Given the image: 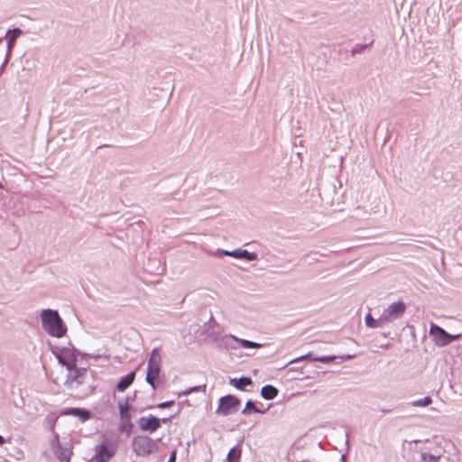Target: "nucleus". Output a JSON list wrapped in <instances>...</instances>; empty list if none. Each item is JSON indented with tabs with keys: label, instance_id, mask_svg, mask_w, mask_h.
<instances>
[{
	"label": "nucleus",
	"instance_id": "obj_20",
	"mask_svg": "<svg viewBox=\"0 0 462 462\" xmlns=\"http://www.w3.org/2000/svg\"><path fill=\"white\" fill-rule=\"evenodd\" d=\"M129 407L127 404H121L120 405V415L122 417L123 420H125V419H128L129 418Z\"/></svg>",
	"mask_w": 462,
	"mask_h": 462
},
{
	"label": "nucleus",
	"instance_id": "obj_7",
	"mask_svg": "<svg viewBox=\"0 0 462 462\" xmlns=\"http://www.w3.org/2000/svg\"><path fill=\"white\" fill-rule=\"evenodd\" d=\"M430 335L432 337L435 344L439 346H447L451 341L457 339L460 337L459 335H449L443 328L435 324L430 325Z\"/></svg>",
	"mask_w": 462,
	"mask_h": 462
},
{
	"label": "nucleus",
	"instance_id": "obj_1",
	"mask_svg": "<svg viewBox=\"0 0 462 462\" xmlns=\"http://www.w3.org/2000/svg\"><path fill=\"white\" fill-rule=\"evenodd\" d=\"M56 358L59 363L64 365L70 373L68 375V382H77L81 383L82 382L79 378L82 377L86 374V369L77 368L78 358L75 352L69 348H62L57 352H54Z\"/></svg>",
	"mask_w": 462,
	"mask_h": 462
},
{
	"label": "nucleus",
	"instance_id": "obj_24",
	"mask_svg": "<svg viewBox=\"0 0 462 462\" xmlns=\"http://www.w3.org/2000/svg\"><path fill=\"white\" fill-rule=\"evenodd\" d=\"M176 460V451H173L168 460V462H175Z\"/></svg>",
	"mask_w": 462,
	"mask_h": 462
},
{
	"label": "nucleus",
	"instance_id": "obj_14",
	"mask_svg": "<svg viewBox=\"0 0 462 462\" xmlns=\"http://www.w3.org/2000/svg\"><path fill=\"white\" fill-rule=\"evenodd\" d=\"M22 34V31L20 29H14L7 32L6 39H7V44L9 48H12L16 39Z\"/></svg>",
	"mask_w": 462,
	"mask_h": 462
},
{
	"label": "nucleus",
	"instance_id": "obj_6",
	"mask_svg": "<svg viewBox=\"0 0 462 462\" xmlns=\"http://www.w3.org/2000/svg\"><path fill=\"white\" fill-rule=\"evenodd\" d=\"M240 405V400L233 395H226L219 400L217 412L223 416H227L237 411Z\"/></svg>",
	"mask_w": 462,
	"mask_h": 462
},
{
	"label": "nucleus",
	"instance_id": "obj_16",
	"mask_svg": "<svg viewBox=\"0 0 462 462\" xmlns=\"http://www.w3.org/2000/svg\"><path fill=\"white\" fill-rule=\"evenodd\" d=\"M383 323H385V321H380L379 319H374L371 314H367L365 316V324L369 328H378L383 325Z\"/></svg>",
	"mask_w": 462,
	"mask_h": 462
},
{
	"label": "nucleus",
	"instance_id": "obj_13",
	"mask_svg": "<svg viewBox=\"0 0 462 462\" xmlns=\"http://www.w3.org/2000/svg\"><path fill=\"white\" fill-rule=\"evenodd\" d=\"M66 414L78 416L83 421L88 420L90 418L89 411H88L87 410L79 409V408H71L66 412Z\"/></svg>",
	"mask_w": 462,
	"mask_h": 462
},
{
	"label": "nucleus",
	"instance_id": "obj_10",
	"mask_svg": "<svg viewBox=\"0 0 462 462\" xmlns=\"http://www.w3.org/2000/svg\"><path fill=\"white\" fill-rule=\"evenodd\" d=\"M135 374L134 372L128 374L125 377L121 378L119 383H117L116 389L119 392L125 391L134 382Z\"/></svg>",
	"mask_w": 462,
	"mask_h": 462
},
{
	"label": "nucleus",
	"instance_id": "obj_8",
	"mask_svg": "<svg viewBox=\"0 0 462 462\" xmlns=\"http://www.w3.org/2000/svg\"><path fill=\"white\" fill-rule=\"evenodd\" d=\"M169 419L160 420L155 416L149 415L146 417H141L137 423L140 430L143 431L154 432L161 427V422L166 423Z\"/></svg>",
	"mask_w": 462,
	"mask_h": 462
},
{
	"label": "nucleus",
	"instance_id": "obj_4",
	"mask_svg": "<svg viewBox=\"0 0 462 462\" xmlns=\"http://www.w3.org/2000/svg\"><path fill=\"white\" fill-rule=\"evenodd\" d=\"M161 363L162 356L160 350L158 348H154L150 355L146 373V382L154 390L156 389V382L160 377Z\"/></svg>",
	"mask_w": 462,
	"mask_h": 462
},
{
	"label": "nucleus",
	"instance_id": "obj_12",
	"mask_svg": "<svg viewBox=\"0 0 462 462\" xmlns=\"http://www.w3.org/2000/svg\"><path fill=\"white\" fill-rule=\"evenodd\" d=\"M253 383L250 377H241L239 379H232L231 384L238 390H245V388Z\"/></svg>",
	"mask_w": 462,
	"mask_h": 462
},
{
	"label": "nucleus",
	"instance_id": "obj_18",
	"mask_svg": "<svg viewBox=\"0 0 462 462\" xmlns=\"http://www.w3.org/2000/svg\"><path fill=\"white\" fill-rule=\"evenodd\" d=\"M441 455H431L423 453L421 457L425 462H438V460L440 458Z\"/></svg>",
	"mask_w": 462,
	"mask_h": 462
},
{
	"label": "nucleus",
	"instance_id": "obj_5",
	"mask_svg": "<svg viewBox=\"0 0 462 462\" xmlns=\"http://www.w3.org/2000/svg\"><path fill=\"white\" fill-rule=\"evenodd\" d=\"M132 448L138 457H148L158 449L156 442L144 435L135 436L132 441Z\"/></svg>",
	"mask_w": 462,
	"mask_h": 462
},
{
	"label": "nucleus",
	"instance_id": "obj_3",
	"mask_svg": "<svg viewBox=\"0 0 462 462\" xmlns=\"http://www.w3.org/2000/svg\"><path fill=\"white\" fill-rule=\"evenodd\" d=\"M116 439H106L95 448L93 459L97 462H108L117 452Z\"/></svg>",
	"mask_w": 462,
	"mask_h": 462
},
{
	"label": "nucleus",
	"instance_id": "obj_25",
	"mask_svg": "<svg viewBox=\"0 0 462 462\" xmlns=\"http://www.w3.org/2000/svg\"><path fill=\"white\" fill-rule=\"evenodd\" d=\"M305 357H306V356H300V357H299V358L293 359V360H291V361L290 362V364L294 363V362H297V361H299V360H303Z\"/></svg>",
	"mask_w": 462,
	"mask_h": 462
},
{
	"label": "nucleus",
	"instance_id": "obj_2",
	"mask_svg": "<svg viewBox=\"0 0 462 462\" xmlns=\"http://www.w3.org/2000/svg\"><path fill=\"white\" fill-rule=\"evenodd\" d=\"M42 327L52 337H61L66 334L64 326L57 311L47 310L42 314Z\"/></svg>",
	"mask_w": 462,
	"mask_h": 462
},
{
	"label": "nucleus",
	"instance_id": "obj_11",
	"mask_svg": "<svg viewBox=\"0 0 462 462\" xmlns=\"http://www.w3.org/2000/svg\"><path fill=\"white\" fill-rule=\"evenodd\" d=\"M278 394V390L273 385H264L261 390V395L265 400H273Z\"/></svg>",
	"mask_w": 462,
	"mask_h": 462
},
{
	"label": "nucleus",
	"instance_id": "obj_22",
	"mask_svg": "<svg viewBox=\"0 0 462 462\" xmlns=\"http://www.w3.org/2000/svg\"><path fill=\"white\" fill-rule=\"evenodd\" d=\"M174 403H175L174 401H168V402H161V403L157 404V408H159V409L169 408V407L173 406Z\"/></svg>",
	"mask_w": 462,
	"mask_h": 462
},
{
	"label": "nucleus",
	"instance_id": "obj_19",
	"mask_svg": "<svg viewBox=\"0 0 462 462\" xmlns=\"http://www.w3.org/2000/svg\"><path fill=\"white\" fill-rule=\"evenodd\" d=\"M239 457H240V451L236 448H232L227 455V457L230 462H232L233 460L238 459Z\"/></svg>",
	"mask_w": 462,
	"mask_h": 462
},
{
	"label": "nucleus",
	"instance_id": "obj_26",
	"mask_svg": "<svg viewBox=\"0 0 462 462\" xmlns=\"http://www.w3.org/2000/svg\"><path fill=\"white\" fill-rule=\"evenodd\" d=\"M57 456L59 457V458H60L61 461H65V460H66V457H63V453L58 454Z\"/></svg>",
	"mask_w": 462,
	"mask_h": 462
},
{
	"label": "nucleus",
	"instance_id": "obj_27",
	"mask_svg": "<svg viewBox=\"0 0 462 462\" xmlns=\"http://www.w3.org/2000/svg\"><path fill=\"white\" fill-rule=\"evenodd\" d=\"M5 444V439L0 436V446H3Z\"/></svg>",
	"mask_w": 462,
	"mask_h": 462
},
{
	"label": "nucleus",
	"instance_id": "obj_9",
	"mask_svg": "<svg viewBox=\"0 0 462 462\" xmlns=\"http://www.w3.org/2000/svg\"><path fill=\"white\" fill-rule=\"evenodd\" d=\"M405 305L402 302H394L383 311L380 321L389 322L393 319L400 318L405 311Z\"/></svg>",
	"mask_w": 462,
	"mask_h": 462
},
{
	"label": "nucleus",
	"instance_id": "obj_23",
	"mask_svg": "<svg viewBox=\"0 0 462 462\" xmlns=\"http://www.w3.org/2000/svg\"><path fill=\"white\" fill-rule=\"evenodd\" d=\"M247 410H252L254 411V412H258L259 411L255 408L254 404L253 402L251 401H248L246 402V405H245V410L243 411V413H245Z\"/></svg>",
	"mask_w": 462,
	"mask_h": 462
},
{
	"label": "nucleus",
	"instance_id": "obj_15",
	"mask_svg": "<svg viewBox=\"0 0 462 462\" xmlns=\"http://www.w3.org/2000/svg\"><path fill=\"white\" fill-rule=\"evenodd\" d=\"M224 254L226 255H231V256H235V257H243L247 260H254L256 258V255L254 253H249L246 250H244L241 252H238V251L227 252V251H226Z\"/></svg>",
	"mask_w": 462,
	"mask_h": 462
},
{
	"label": "nucleus",
	"instance_id": "obj_21",
	"mask_svg": "<svg viewBox=\"0 0 462 462\" xmlns=\"http://www.w3.org/2000/svg\"><path fill=\"white\" fill-rule=\"evenodd\" d=\"M431 403V399L430 397H424L423 399H420L416 402L415 404L420 406H427Z\"/></svg>",
	"mask_w": 462,
	"mask_h": 462
},
{
	"label": "nucleus",
	"instance_id": "obj_17",
	"mask_svg": "<svg viewBox=\"0 0 462 462\" xmlns=\"http://www.w3.org/2000/svg\"><path fill=\"white\" fill-rule=\"evenodd\" d=\"M239 343L245 348H249V347L259 348V347H261L260 344L255 343V342H252V341H249V340L240 339Z\"/></svg>",
	"mask_w": 462,
	"mask_h": 462
}]
</instances>
